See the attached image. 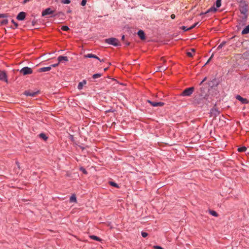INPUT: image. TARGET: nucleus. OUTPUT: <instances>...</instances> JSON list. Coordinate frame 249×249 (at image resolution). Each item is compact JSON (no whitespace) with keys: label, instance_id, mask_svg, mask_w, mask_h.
<instances>
[{"label":"nucleus","instance_id":"obj_1","mask_svg":"<svg viewBox=\"0 0 249 249\" xmlns=\"http://www.w3.org/2000/svg\"><path fill=\"white\" fill-rule=\"evenodd\" d=\"M239 8L240 11L242 14L245 15H248L249 14V5L245 1L244 2H241L239 5Z\"/></svg>","mask_w":249,"mask_h":249},{"label":"nucleus","instance_id":"obj_2","mask_svg":"<svg viewBox=\"0 0 249 249\" xmlns=\"http://www.w3.org/2000/svg\"><path fill=\"white\" fill-rule=\"evenodd\" d=\"M205 98L202 96L196 97L193 102V104L195 105L202 106L205 103Z\"/></svg>","mask_w":249,"mask_h":249},{"label":"nucleus","instance_id":"obj_3","mask_svg":"<svg viewBox=\"0 0 249 249\" xmlns=\"http://www.w3.org/2000/svg\"><path fill=\"white\" fill-rule=\"evenodd\" d=\"M105 42L109 44L112 45L114 46H119L121 45L118 39L116 38H109L106 39Z\"/></svg>","mask_w":249,"mask_h":249},{"label":"nucleus","instance_id":"obj_4","mask_svg":"<svg viewBox=\"0 0 249 249\" xmlns=\"http://www.w3.org/2000/svg\"><path fill=\"white\" fill-rule=\"evenodd\" d=\"M194 88L190 87L185 89L180 94L182 96H190L194 91Z\"/></svg>","mask_w":249,"mask_h":249},{"label":"nucleus","instance_id":"obj_5","mask_svg":"<svg viewBox=\"0 0 249 249\" xmlns=\"http://www.w3.org/2000/svg\"><path fill=\"white\" fill-rule=\"evenodd\" d=\"M20 72L24 75L31 74L33 73V70L31 68L25 67L20 70Z\"/></svg>","mask_w":249,"mask_h":249},{"label":"nucleus","instance_id":"obj_6","mask_svg":"<svg viewBox=\"0 0 249 249\" xmlns=\"http://www.w3.org/2000/svg\"><path fill=\"white\" fill-rule=\"evenodd\" d=\"M221 0H216L215 2V6L216 7H215L214 6L210 8L206 13H209V12H216L217 11L216 8L219 7L221 5Z\"/></svg>","mask_w":249,"mask_h":249},{"label":"nucleus","instance_id":"obj_7","mask_svg":"<svg viewBox=\"0 0 249 249\" xmlns=\"http://www.w3.org/2000/svg\"><path fill=\"white\" fill-rule=\"evenodd\" d=\"M147 102L149 103L153 107H162L164 105V103L163 102H152L149 100H147Z\"/></svg>","mask_w":249,"mask_h":249},{"label":"nucleus","instance_id":"obj_8","mask_svg":"<svg viewBox=\"0 0 249 249\" xmlns=\"http://www.w3.org/2000/svg\"><path fill=\"white\" fill-rule=\"evenodd\" d=\"M0 80L8 82L7 75L4 71H0Z\"/></svg>","mask_w":249,"mask_h":249},{"label":"nucleus","instance_id":"obj_9","mask_svg":"<svg viewBox=\"0 0 249 249\" xmlns=\"http://www.w3.org/2000/svg\"><path fill=\"white\" fill-rule=\"evenodd\" d=\"M53 13V11L50 8H48L42 11L41 16H46L47 15L52 14Z\"/></svg>","mask_w":249,"mask_h":249},{"label":"nucleus","instance_id":"obj_10","mask_svg":"<svg viewBox=\"0 0 249 249\" xmlns=\"http://www.w3.org/2000/svg\"><path fill=\"white\" fill-rule=\"evenodd\" d=\"M198 24V22L195 23L193 25L190 26V27H187L186 26H181L180 27V29H182L184 31H189L194 28H195L197 24Z\"/></svg>","mask_w":249,"mask_h":249},{"label":"nucleus","instance_id":"obj_11","mask_svg":"<svg viewBox=\"0 0 249 249\" xmlns=\"http://www.w3.org/2000/svg\"><path fill=\"white\" fill-rule=\"evenodd\" d=\"M38 92V91L34 92L31 91H25L24 94L28 96L35 97Z\"/></svg>","mask_w":249,"mask_h":249},{"label":"nucleus","instance_id":"obj_12","mask_svg":"<svg viewBox=\"0 0 249 249\" xmlns=\"http://www.w3.org/2000/svg\"><path fill=\"white\" fill-rule=\"evenodd\" d=\"M247 21V17H241V18L238 19L239 24L240 26H244Z\"/></svg>","mask_w":249,"mask_h":249},{"label":"nucleus","instance_id":"obj_13","mask_svg":"<svg viewBox=\"0 0 249 249\" xmlns=\"http://www.w3.org/2000/svg\"><path fill=\"white\" fill-rule=\"evenodd\" d=\"M236 98L243 104H248L249 101L246 98H244L240 95H237Z\"/></svg>","mask_w":249,"mask_h":249},{"label":"nucleus","instance_id":"obj_14","mask_svg":"<svg viewBox=\"0 0 249 249\" xmlns=\"http://www.w3.org/2000/svg\"><path fill=\"white\" fill-rule=\"evenodd\" d=\"M138 35L142 40L145 39V34L143 31L139 30L138 32Z\"/></svg>","mask_w":249,"mask_h":249},{"label":"nucleus","instance_id":"obj_15","mask_svg":"<svg viewBox=\"0 0 249 249\" xmlns=\"http://www.w3.org/2000/svg\"><path fill=\"white\" fill-rule=\"evenodd\" d=\"M84 57H85V58H94L97 59L98 60H100V58L97 56H96L95 54H91V53H88L87 54H85L84 55Z\"/></svg>","mask_w":249,"mask_h":249},{"label":"nucleus","instance_id":"obj_16","mask_svg":"<svg viewBox=\"0 0 249 249\" xmlns=\"http://www.w3.org/2000/svg\"><path fill=\"white\" fill-rule=\"evenodd\" d=\"M58 60L59 61V63L62 62L64 61H68V58L67 56H59L58 57Z\"/></svg>","mask_w":249,"mask_h":249},{"label":"nucleus","instance_id":"obj_17","mask_svg":"<svg viewBox=\"0 0 249 249\" xmlns=\"http://www.w3.org/2000/svg\"><path fill=\"white\" fill-rule=\"evenodd\" d=\"M51 70V66H49V67H43V68H41L39 69V72H45V71H49Z\"/></svg>","mask_w":249,"mask_h":249},{"label":"nucleus","instance_id":"obj_18","mask_svg":"<svg viewBox=\"0 0 249 249\" xmlns=\"http://www.w3.org/2000/svg\"><path fill=\"white\" fill-rule=\"evenodd\" d=\"M249 33V25L247 26L242 31V35H246Z\"/></svg>","mask_w":249,"mask_h":249},{"label":"nucleus","instance_id":"obj_19","mask_svg":"<svg viewBox=\"0 0 249 249\" xmlns=\"http://www.w3.org/2000/svg\"><path fill=\"white\" fill-rule=\"evenodd\" d=\"M86 83H87V82H86V80H83V81L80 82L78 85V89H82L83 86L86 85Z\"/></svg>","mask_w":249,"mask_h":249},{"label":"nucleus","instance_id":"obj_20","mask_svg":"<svg viewBox=\"0 0 249 249\" xmlns=\"http://www.w3.org/2000/svg\"><path fill=\"white\" fill-rule=\"evenodd\" d=\"M212 115L216 116L219 114V111L215 108H213L211 110Z\"/></svg>","mask_w":249,"mask_h":249},{"label":"nucleus","instance_id":"obj_21","mask_svg":"<svg viewBox=\"0 0 249 249\" xmlns=\"http://www.w3.org/2000/svg\"><path fill=\"white\" fill-rule=\"evenodd\" d=\"M191 52H188L187 53V55L189 57H192L193 56V53H194L195 52V49L192 48L191 49Z\"/></svg>","mask_w":249,"mask_h":249},{"label":"nucleus","instance_id":"obj_22","mask_svg":"<svg viewBox=\"0 0 249 249\" xmlns=\"http://www.w3.org/2000/svg\"><path fill=\"white\" fill-rule=\"evenodd\" d=\"M89 237L93 240H95L98 241H101V239L99 237L95 235H90L89 236Z\"/></svg>","mask_w":249,"mask_h":249},{"label":"nucleus","instance_id":"obj_23","mask_svg":"<svg viewBox=\"0 0 249 249\" xmlns=\"http://www.w3.org/2000/svg\"><path fill=\"white\" fill-rule=\"evenodd\" d=\"M70 201L71 202H76V197L74 195L71 196L70 197Z\"/></svg>","mask_w":249,"mask_h":249},{"label":"nucleus","instance_id":"obj_24","mask_svg":"<svg viewBox=\"0 0 249 249\" xmlns=\"http://www.w3.org/2000/svg\"><path fill=\"white\" fill-rule=\"evenodd\" d=\"M226 44V42H222L217 48V50H219L221 49Z\"/></svg>","mask_w":249,"mask_h":249},{"label":"nucleus","instance_id":"obj_25","mask_svg":"<svg viewBox=\"0 0 249 249\" xmlns=\"http://www.w3.org/2000/svg\"><path fill=\"white\" fill-rule=\"evenodd\" d=\"M247 148L245 146L238 148V151L240 152H245Z\"/></svg>","mask_w":249,"mask_h":249},{"label":"nucleus","instance_id":"obj_26","mask_svg":"<svg viewBox=\"0 0 249 249\" xmlns=\"http://www.w3.org/2000/svg\"><path fill=\"white\" fill-rule=\"evenodd\" d=\"M102 76V74L101 73H96L93 75L92 78L93 79H96Z\"/></svg>","mask_w":249,"mask_h":249},{"label":"nucleus","instance_id":"obj_27","mask_svg":"<svg viewBox=\"0 0 249 249\" xmlns=\"http://www.w3.org/2000/svg\"><path fill=\"white\" fill-rule=\"evenodd\" d=\"M39 137L45 141L47 139V137L43 133L40 134Z\"/></svg>","mask_w":249,"mask_h":249},{"label":"nucleus","instance_id":"obj_28","mask_svg":"<svg viewBox=\"0 0 249 249\" xmlns=\"http://www.w3.org/2000/svg\"><path fill=\"white\" fill-rule=\"evenodd\" d=\"M8 22V20L6 19H3L0 21L1 24L5 25Z\"/></svg>","mask_w":249,"mask_h":249},{"label":"nucleus","instance_id":"obj_29","mask_svg":"<svg viewBox=\"0 0 249 249\" xmlns=\"http://www.w3.org/2000/svg\"><path fill=\"white\" fill-rule=\"evenodd\" d=\"M109 184L112 186H114V187H115L116 188H118V185L117 184H116V183L114 182H112V181H110L109 182Z\"/></svg>","mask_w":249,"mask_h":249},{"label":"nucleus","instance_id":"obj_30","mask_svg":"<svg viewBox=\"0 0 249 249\" xmlns=\"http://www.w3.org/2000/svg\"><path fill=\"white\" fill-rule=\"evenodd\" d=\"M26 17H17V18L19 21H22L25 20Z\"/></svg>","mask_w":249,"mask_h":249},{"label":"nucleus","instance_id":"obj_31","mask_svg":"<svg viewBox=\"0 0 249 249\" xmlns=\"http://www.w3.org/2000/svg\"><path fill=\"white\" fill-rule=\"evenodd\" d=\"M210 213L214 216H217V213L214 211H210Z\"/></svg>","mask_w":249,"mask_h":249},{"label":"nucleus","instance_id":"obj_32","mask_svg":"<svg viewBox=\"0 0 249 249\" xmlns=\"http://www.w3.org/2000/svg\"><path fill=\"white\" fill-rule=\"evenodd\" d=\"M61 29L63 31H67L69 30V28L67 26H63L61 27Z\"/></svg>","mask_w":249,"mask_h":249},{"label":"nucleus","instance_id":"obj_33","mask_svg":"<svg viewBox=\"0 0 249 249\" xmlns=\"http://www.w3.org/2000/svg\"><path fill=\"white\" fill-rule=\"evenodd\" d=\"M166 69V67H162L161 66H160L159 67H158V71H165Z\"/></svg>","mask_w":249,"mask_h":249},{"label":"nucleus","instance_id":"obj_34","mask_svg":"<svg viewBox=\"0 0 249 249\" xmlns=\"http://www.w3.org/2000/svg\"><path fill=\"white\" fill-rule=\"evenodd\" d=\"M70 2V0H62V3L64 4H69Z\"/></svg>","mask_w":249,"mask_h":249},{"label":"nucleus","instance_id":"obj_35","mask_svg":"<svg viewBox=\"0 0 249 249\" xmlns=\"http://www.w3.org/2000/svg\"><path fill=\"white\" fill-rule=\"evenodd\" d=\"M80 171H81L84 174H87V171L85 170V168H84L83 167H80Z\"/></svg>","mask_w":249,"mask_h":249},{"label":"nucleus","instance_id":"obj_36","mask_svg":"<svg viewBox=\"0 0 249 249\" xmlns=\"http://www.w3.org/2000/svg\"><path fill=\"white\" fill-rule=\"evenodd\" d=\"M87 0H82L81 3V5L83 6H85L86 4Z\"/></svg>","mask_w":249,"mask_h":249},{"label":"nucleus","instance_id":"obj_37","mask_svg":"<svg viewBox=\"0 0 249 249\" xmlns=\"http://www.w3.org/2000/svg\"><path fill=\"white\" fill-rule=\"evenodd\" d=\"M148 234L145 232H142V235L143 237H146L147 236Z\"/></svg>","mask_w":249,"mask_h":249},{"label":"nucleus","instance_id":"obj_38","mask_svg":"<svg viewBox=\"0 0 249 249\" xmlns=\"http://www.w3.org/2000/svg\"><path fill=\"white\" fill-rule=\"evenodd\" d=\"M213 53L211 55V56L210 57V58L208 59V60L207 61V62H206V63L205 64V65L207 64L210 61V60L212 59V58L213 57Z\"/></svg>","mask_w":249,"mask_h":249},{"label":"nucleus","instance_id":"obj_39","mask_svg":"<svg viewBox=\"0 0 249 249\" xmlns=\"http://www.w3.org/2000/svg\"><path fill=\"white\" fill-rule=\"evenodd\" d=\"M25 13L24 12H21L18 14L17 16H25Z\"/></svg>","mask_w":249,"mask_h":249},{"label":"nucleus","instance_id":"obj_40","mask_svg":"<svg viewBox=\"0 0 249 249\" xmlns=\"http://www.w3.org/2000/svg\"><path fill=\"white\" fill-rule=\"evenodd\" d=\"M11 22L14 24L16 28L18 27V23L15 22L13 19H12Z\"/></svg>","mask_w":249,"mask_h":249},{"label":"nucleus","instance_id":"obj_41","mask_svg":"<svg viewBox=\"0 0 249 249\" xmlns=\"http://www.w3.org/2000/svg\"><path fill=\"white\" fill-rule=\"evenodd\" d=\"M59 63L58 62V63L51 65L50 66H51V68L52 67H56L59 65Z\"/></svg>","mask_w":249,"mask_h":249},{"label":"nucleus","instance_id":"obj_42","mask_svg":"<svg viewBox=\"0 0 249 249\" xmlns=\"http://www.w3.org/2000/svg\"><path fill=\"white\" fill-rule=\"evenodd\" d=\"M154 248L155 249H163L162 248H161L160 246H154Z\"/></svg>","mask_w":249,"mask_h":249},{"label":"nucleus","instance_id":"obj_43","mask_svg":"<svg viewBox=\"0 0 249 249\" xmlns=\"http://www.w3.org/2000/svg\"><path fill=\"white\" fill-rule=\"evenodd\" d=\"M16 163L17 166V167L18 168V169H20L19 163L18 161H16Z\"/></svg>","mask_w":249,"mask_h":249},{"label":"nucleus","instance_id":"obj_44","mask_svg":"<svg viewBox=\"0 0 249 249\" xmlns=\"http://www.w3.org/2000/svg\"><path fill=\"white\" fill-rule=\"evenodd\" d=\"M161 60H162V61H163L164 63H165L166 62V60L165 59H164V58L163 57H161L160 58Z\"/></svg>","mask_w":249,"mask_h":249},{"label":"nucleus","instance_id":"obj_45","mask_svg":"<svg viewBox=\"0 0 249 249\" xmlns=\"http://www.w3.org/2000/svg\"><path fill=\"white\" fill-rule=\"evenodd\" d=\"M237 2H239L240 4L241 3V2H244L243 0H236Z\"/></svg>","mask_w":249,"mask_h":249},{"label":"nucleus","instance_id":"obj_46","mask_svg":"<svg viewBox=\"0 0 249 249\" xmlns=\"http://www.w3.org/2000/svg\"><path fill=\"white\" fill-rule=\"evenodd\" d=\"M30 0H24V1H23V3L24 4H25L27 2L29 1Z\"/></svg>","mask_w":249,"mask_h":249},{"label":"nucleus","instance_id":"obj_47","mask_svg":"<svg viewBox=\"0 0 249 249\" xmlns=\"http://www.w3.org/2000/svg\"><path fill=\"white\" fill-rule=\"evenodd\" d=\"M124 38H125V36L124 35H123L122 37V40L124 41Z\"/></svg>","mask_w":249,"mask_h":249},{"label":"nucleus","instance_id":"obj_48","mask_svg":"<svg viewBox=\"0 0 249 249\" xmlns=\"http://www.w3.org/2000/svg\"><path fill=\"white\" fill-rule=\"evenodd\" d=\"M125 44H126V45H127V46H128V45H129L130 44V42H125Z\"/></svg>","mask_w":249,"mask_h":249},{"label":"nucleus","instance_id":"obj_49","mask_svg":"<svg viewBox=\"0 0 249 249\" xmlns=\"http://www.w3.org/2000/svg\"><path fill=\"white\" fill-rule=\"evenodd\" d=\"M35 22L34 21H32V24H33V25H35Z\"/></svg>","mask_w":249,"mask_h":249},{"label":"nucleus","instance_id":"obj_50","mask_svg":"<svg viewBox=\"0 0 249 249\" xmlns=\"http://www.w3.org/2000/svg\"><path fill=\"white\" fill-rule=\"evenodd\" d=\"M99 60V61H100L101 62H104V59H102V60H101V59H100V60Z\"/></svg>","mask_w":249,"mask_h":249},{"label":"nucleus","instance_id":"obj_51","mask_svg":"<svg viewBox=\"0 0 249 249\" xmlns=\"http://www.w3.org/2000/svg\"><path fill=\"white\" fill-rule=\"evenodd\" d=\"M107 69H108V68H106L104 69V71H106L107 70Z\"/></svg>","mask_w":249,"mask_h":249},{"label":"nucleus","instance_id":"obj_52","mask_svg":"<svg viewBox=\"0 0 249 249\" xmlns=\"http://www.w3.org/2000/svg\"><path fill=\"white\" fill-rule=\"evenodd\" d=\"M206 78H205L201 82V83H203L204 81H205Z\"/></svg>","mask_w":249,"mask_h":249},{"label":"nucleus","instance_id":"obj_53","mask_svg":"<svg viewBox=\"0 0 249 249\" xmlns=\"http://www.w3.org/2000/svg\"><path fill=\"white\" fill-rule=\"evenodd\" d=\"M171 18H172V19H174V18H175V16L171 17Z\"/></svg>","mask_w":249,"mask_h":249},{"label":"nucleus","instance_id":"obj_54","mask_svg":"<svg viewBox=\"0 0 249 249\" xmlns=\"http://www.w3.org/2000/svg\"><path fill=\"white\" fill-rule=\"evenodd\" d=\"M0 16H5L4 14H0Z\"/></svg>","mask_w":249,"mask_h":249},{"label":"nucleus","instance_id":"obj_55","mask_svg":"<svg viewBox=\"0 0 249 249\" xmlns=\"http://www.w3.org/2000/svg\"><path fill=\"white\" fill-rule=\"evenodd\" d=\"M171 16H175V15L174 14H172Z\"/></svg>","mask_w":249,"mask_h":249}]
</instances>
